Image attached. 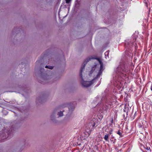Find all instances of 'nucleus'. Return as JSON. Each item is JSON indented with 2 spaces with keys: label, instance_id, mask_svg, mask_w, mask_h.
Returning a JSON list of instances; mask_svg holds the SVG:
<instances>
[{
  "label": "nucleus",
  "instance_id": "obj_1",
  "mask_svg": "<svg viewBox=\"0 0 152 152\" xmlns=\"http://www.w3.org/2000/svg\"><path fill=\"white\" fill-rule=\"evenodd\" d=\"M85 61L81 68L80 75L83 86L88 87L93 84L94 80L102 75L104 69L103 63L98 58L89 57Z\"/></svg>",
  "mask_w": 152,
  "mask_h": 152
},
{
  "label": "nucleus",
  "instance_id": "obj_2",
  "mask_svg": "<svg viewBox=\"0 0 152 152\" xmlns=\"http://www.w3.org/2000/svg\"><path fill=\"white\" fill-rule=\"evenodd\" d=\"M128 67L125 65L122 64L120 65L116 69V75L115 80H116L117 77L120 76H124V73L128 71Z\"/></svg>",
  "mask_w": 152,
  "mask_h": 152
},
{
  "label": "nucleus",
  "instance_id": "obj_3",
  "mask_svg": "<svg viewBox=\"0 0 152 152\" xmlns=\"http://www.w3.org/2000/svg\"><path fill=\"white\" fill-rule=\"evenodd\" d=\"M97 120L94 118H93L88 125L86 127L85 129L86 132L88 134V136L89 135L91 132L93 131V128L95 125V123L96 122Z\"/></svg>",
  "mask_w": 152,
  "mask_h": 152
},
{
  "label": "nucleus",
  "instance_id": "obj_4",
  "mask_svg": "<svg viewBox=\"0 0 152 152\" xmlns=\"http://www.w3.org/2000/svg\"><path fill=\"white\" fill-rule=\"evenodd\" d=\"M111 107V105L110 104L106 105L105 107L104 106L103 108V110H102V112H104L105 111L106 112L107 110H108Z\"/></svg>",
  "mask_w": 152,
  "mask_h": 152
},
{
  "label": "nucleus",
  "instance_id": "obj_5",
  "mask_svg": "<svg viewBox=\"0 0 152 152\" xmlns=\"http://www.w3.org/2000/svg\"><path fill=\"white\" fill-rule=\"evenodd\" d=\"M109 51H107L105 52L104 53V54L105 56V58L107 59L109 58Z\"/></svg>",
  "mask_w": 152,
  "mask_h": 152
},
{
  "label": "nucleus",
  "instance_id": "obj_6",
  "mask_svg": "<svg viewBox=\"0 0 152 152\" xmlns=\"http://www.w3.org/2000/svg\"><path fill=\"white\" fill-rule=\"evenodd\" d=\"M104 139L106 141H108V135H105L104 137Z\"/></svg>",
  "mask_w": 152,
  "mask_h": 152
},
{
  "label": "nucleus",
  "instance_id": "obj_7",
  "mask_svg": "<svg viewBox=\"0 0 152 152\" xmlns=\"http://www.w3.org/2000/svg\"><path fill=\"white\" fill-rule=\"evenodd\" d=\"M45 68H48L49 69H53V67L52 66H45Z\"/></svg>",
  "mask_w": 152,
  "mask_h": 152
},
{
  "label": "nucleus",
  "instance_id": "obj_8",
  "mask_svg": "<svg viewBox=\"0 0 152 152\" xmlns=\"http://www.w3.org/2000/svg\"><path fill=\"white\" fill-rule=\"evenodd\" d=\"M58 115L59 116H63V112L60 111V112L58 113Z\"/></svg>",
  "mask_w": 152,
  "mask_h": 152
},
{
  "label": "nucleus",
  "instance_id": "obj_9",
  "mask_svg": "<svg viewBox=\"0 0 152 152\" xmlns=\"http://www.w3.org/2000/svg\"><path fill=\"white\" fill-rule=\"evenodd\" d=\"M117 134H118V135H119L120 136H122V133H121V132H120V131H118L117 132Z\"/></svg>",
  "mask_w": 152,
  "mask_h": 152
},
{
  "label": "nucleus",
  "instance_id": "obj_10",
  "mask_svg": "<svg viewBox=\"0 0 152 152\" xmlns=\"http://www.w3.org/2000/svg\"><path fill=\"white\" fill-rule=\"evenodd\" d=\"M71 1V0H66V3L67 4L69 3Z\"/></svg>",
  "mask_w": 152,
  "mask_h": 152
},
{
  "label": "nucleus",
  "instance_id": "obj_11",
  "mask_svg": "<svg viewBox=\"0 0 152 152\" xmlns=\"http://www.w3.org/2000/svg\"><path fill=\"white\" fill-rule=\"evenodd\" d=\"M110 123H112L113 122V118H111V120H110Z\"/></svg>",
  "mask_w": 152,
  "mask_h": 152
},
{
  "label": "nucleus",
  "instance_id": "obj_12",
  "mask_svg": "<svg viewBox=\"0 0 152 152\" xmlns=\"http://www.w3.org/2000/svg\"><path fill=\"white\" fill-rule=\"evenodd\" d=\"M133 43H134L132 42V43H131V44H129V46H130V47L131 46H132V45L134 44H133Z\"/></svg>",
  "mask_w": 152,
  "mask_h": 152
},
{
  "label": "nucleus",
  "instance_id": "obj_13",
  "mask_svg": "<svg viewBox=\"0 0 152 152\" xmlns=\"http://www.w3.org/2000/svg\"><path fill=\"white\" fill-rule=\"evenodd\" d=\"M151 90L152 91V83H151Z\"/></svg>",
  "mask_w": 152,
  "mask_h": 152
},
{
  "label": "nucleus",
  "instance_id": "obj_14",
  "mask_svg": "<svg viewBox=\"0 0 152 152\" xmlns=\"http://www.w3.org/2000/svg\"><path fill=\"white\" fill-rule=\"evenodd\" d=\"M150 149V148L149 147H147L146 148V149L148 150Z\"/></svg>",
  "mask_w": 152,
  "mask_h": 152
},
{
  "label": "nucleus",
  "instance_id": "obj_15",
  "mask_svg": "<svg viewBox=\"0 0 152 152\" xmlns=\"http://www.w3.org/2000/svg\"><path fill=\"white\" fill-rule=\"evenodd\" d=\"M127 45H128V43H127V44L126 43V46L127 47H128V46Z\"/></svg>",
  "mask_w": 152,
  "mask_h": 152
},
{
  "label": "nucleus",
  "instance_id": "obj_16",
  "mask_svg": "<svg viewBox=\"0 0 152 152\" xmlns=\"http://www.w3.org/2000/svg\"><path fill=\"white\" fill-rule=\"evenodd\" d=\"M70 108H69V111H70Z\"/></svg>",
  "mask_w": 152,
  "mask_h": 152
}]
</instances>
